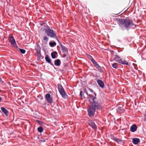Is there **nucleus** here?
<instances>
[{"label":"nucleus","mask_w":146,"mask_h":146,"mask_svg":"<svg viewBox=\"0 0 146 146\" xmlns=\"http://www.w3.org/2000/svg\"><path fill=\"white\" fill-rule=\"evenodd\" d=\"M96 98L94 97L93 99H89V101L91 106L88 109V115L90 117H93L94 115L96 110H101L102 107L100 104L97 101H96Z\"/></svg>","instance_id":"nucleus-1"},{"label":"nucleus","mask_w":146,"mask_h":146,"mask_svg":"<svg viewBox=\"0 0 146 146\" xmlns=\"http://www.w3.org/2000/svg\"><path fill=\"white\" fill-rule=\"evenodd\" d=\"M119 22L120 24L124 27L126 30H129L131 29H135L136 27V25L132 20L120 19L119 20Z\"/></svg>","instance_id":"nucleus-2"},{"label":"nucleus","mask_w":146,"mask_h":146,"mask_svg":"<svg viewBox=\"0 0 146 146\" xmlns=\"http://www.w3.org/2000/svg\"><path fill=\"white\" fill-rule=\"evenodd\" d=\"M44 30L48 36L51 38H53L56 39L58 41H59L56 36L55 31L53 30L50 29L48 26H47L46 28L44 29Z\"/></svg>","instance_id":"nucleus-3"},{"label":"nucleus","mask_w":146,"mask_h":146,"mask_svg":"<svg viewBox=\"0 0 146 146\" xmlns=\"http://www.w3.org/2000/svg\"><path fill=\"white\" fill-rule=\"evenodd\" d=\"M57 86L58 91L62 97L64 99H67L68 96L64 90L62 86L60 84H58Z\"/></svg>","instance_id":"nucleus-4"},{"label":"nucleus","mask_w":146,"mask_h":146,"mask_svg":"<svg viewBox=\"0 0 146 146\" xmlns=\"http://www.w3.org/2000/svg\"><path fill=\"white\" fill-rule=\"evenodd\" d=\"M35 49L36 51V56L38 58H40L41 57L40 53L41 48L38 44H36L35 46Z\"/></svg>","instance_id":"nucleus-5"},{"label":"nucleus","mask_w":146,"mask_h":146,"mask_svg":"<svg viewBox=\"0 0 146 146\" xmlns=\"http://www.w3.org/2000/svg\"><path fill=\"white\" fill-rule=\"evenodd\" d=\"M45 98L48 103L51 104L52 103V99L49 94L47 93L46 95Z\"/></svg>","instance_id":"nucleus-6"},{"label":"nucleus","mask_w":146,"mask_h":146,"mask_svg":"<svg viewBox=\"0 0 146 146\" xmlns=\"http://www.w3.org/2000/svg\"><path fill=\"white\" fill-rule=\"evenodd\" d=\"M88 123L89 125L91 126L95 130L97 129V126L93 121L90 120L88 121Z\"/></svg>","instance_id":"nucleus-7"},{"label":"nucleus","mask_w":146,"mask_h":146,"mask_svg":"<svg viewBox=\"0 0 146 146\" xmlns=\"http://www.w3.org/2000/svg\"><path fill=\"white\" fill-rule=\"evenodd\" d=\"M9 41L11 45H13L15 47L16 46L17 47V44L13 36H11L10 37L9 39Z\"/></svg>","instance_id":"nucleus-8"},{"label":"nucleus","mask_w":146,"mask_h":146,"mask_svg":"<svg viewBox=\"0 0 146 146\" xmlns=\"http://www.w3.org/2000/svg\"><path fill=\"white\" fill-rule=\"evenodd\" d=\"M62 49L61 50L64 53L68 54V48L64 46L61 45Z\"/></svg>","instance_id":"nucleus-9"},{"label":"nucleus","mask_w":146,"mask_h":146,"mask_svg":"<svg viewBox=\"0 0 146 146\" xmlns=\"http://www.w3.org/2000/svg\"><path fill=\"white\" fill-rule=\"evenodd\" d=\"M97 82L99 85L102 88H103L104 87V84L102 80L100 79H98Z\"/></svg>","instance_id":"nucleus-10"},{"label":"nucleus","mask_w":146,"mask_h":146,"mask_svg":"<svg viewBox=\"0 0 146 146\" xmlns=\"http://www.w3.org/2000/svg\"><path fill=\"white\" fill-rule=\"evenodd\" d=\"M1 109L2 112L5 114L6 116H8L9 114V111L4 107H1Z\"/></svg>","instance_id":"nucleus-11"},{"label":"nucleus","mask_w":146,"mask_h":146,"mask_svg":"<svg viewBox=\"0 0 146 146\" xmlns=\"http://www.w3.org/2000/svg\"><path fill=\"white\" fill-rule=\"evenodd\" d=\"M137 126L135 125H133L130 127V129L131 132H134L137 130Z\"/></svg>","instance_id":"nucleus-12"},{"label":"nucleus","mask_w":146,"mask_h":146,"mask_svg":"<svg viewBox=\"0 0 146 146\" xmlns=\"http://www.w3.org/2000/svg\"><path fill=\"white\" fill-rule=\"evenodd\" d=\"M140 139L138 138H133L132 139V142L135 145H137L140 142Z\"/></svg>","instance_id":"nucleus-13"},{"label":"nucleus","mask_w":146,"mask_h":146,"mask_svg":"<svg viewBox=\"0 0 146 146\" xmlns=\"http://www.w3.org/2000/svg\"><path fill=\"white\" fill-rule=\"evenodd\" d=\"M45 59L46 61L47 62L50 64L51 65L54 66L53 64L51 63V60L49 56L48 55H46L45 57Z\"/></svg>","instance_id":"nucleus-14"},{"label":"nucleus","mask_w":146,"mask_h":146,"mask_svg":"<svg viewBox=\"0 0 146 146\" xmlns=\"http://www.w3.org/2000/svg\"><path fill=\"white\" fill-rule=\"evenodd\" d=\"M114 60L115 61L119 63L121 60H122V59L118 55H115L114 57Z\"/></svg>","instance_id":"nucleus-15"},{"label":"nucleus","mask_w":146,"mask_h":146,"mask_svg":"<svg viewBox=\"0 0 146 146\" xmlns=\"http://www.w3.org/2000/svg\"><path fill=\"white\" fill-rule=\"evenodd\" d=\"M114 139L115 141L119 144H121L123 143V140L121 139H120L117 138H115Z\"/></svg>","instance_id":"nucleus-16"},{"label":"nucleus","mask_w":146,"mask_h":146,"mask_svg":"<svg viewBox=\"0 0 146 146\" xmlns=\"http://www.w3.org/2000/svg\"><path fill=\"white\" fill-rule=\"evenodd\" d=\"M61 63L59 59H57L54 61V64L56 66H59L61 64Z\"/></svg>","instance_id":"nucleus-17"},{"label":"nucleus","mask_w":146,"mask_h":146,"mask_svg":"<svg viewBox=\"0 0 146 146\" xmlns=\"http://www.w3.org/2000/svg\"><path fill=\"white\" fill-rule=\"evenodd\" d=\"M57 54V52L56 51H54L52 52L51 54V56L52 57L53 59H54L56 58V56L55 55Z\"/></svg>","instance_id":"nucleus-18"},{"label":"nucleus","mask_w":146,"mask_h":146,"mask_svg":"<svg viewBox=\"0 0 146 146\" xmlns=\"http://www.w3.org/2000/svg\"><path fill=\"white\" fill-rule=\"evenodd\" d=\"M120 63L123 64H125V65H129V63L127 62L126 60H121L120 62Z\"/></svg>","instance_id":"nucleus-19"},{"label":"nucleus","mask_w":146,"mask_h":146,"mask_svg":"<svg viewBox=\"0 0 146 146\" xmlns=\"http://www.w3.org/2000/svg\"><path fill=\"white\" fill-rule=\"evenodd\" d=\"M94 66L97 68L99 71L100 72L102 71V70L101 68L98 63Z\"/></svg>","instance_id":"nucleus-20"},{"label":"nucleus","mask_w":146,"mask_h":146,"mask_svg":"<svg viewBox=\"0 0 146 146\" xmlns=\"http://www.w3.org/2000/svg\"><path fill=\"white\" fill-rule=\"evenodd\" d=\"M49 44L50 46L52 47H54L56 45V43L55 42H50Z\"/></svg>","instance_id":"nucleus-21"},{"label":"nucleus","mask_w":146,"mask_h":146,"mask_svg":"<svg viewBox=\"0 0 146 146\" xmlns=\"http://www.w3.org/2000/svg\"><path fill=\"white\" fill-rule=\"evenodd\" d=\"M43 128L41 127H40L38 128V131L40 132L41 133L43 131Z\"/></svg>","instance_id":"nucleus-22"},{"label":"nucleus","mask_w":146,"mask_h":146,"mask_svg":"<svg viewBox=\"0 0 146 146\" xmlns=\"http://www.w3.org/2000/svg\"><path fill=\"white\" fill-rule=\"evenodd\" d=\"M84 92L87 94L88 97H89L90 98V97H93V96L92 95L90 94H89L87 91L86 90H84Z\"/></svg>","instance_id":"nucleus-23"},{"label":"nucleus","mask_w":146,"mask_h":146,"mask_svg":"<svg viewBox=\"0 0 146 146\" xmlns=\"http://www.w3.org/2000/svg\"><path fill=\"white\" fill-rule=\"evenodd\" d=\"M19 51H20L22 54H25V52L26 51L25 50L22 49H20L19 48Z\"/></svg>","instance_id":"nucleus-24"},{"label":"nucleus","mask_w":146,"mask_h":146,"mask_svg":"<svg viewBox=\"0 0 146 146\" xmlns=\"http://www.w3.org/2000/svg\"><path fill=\"white\" fill-rule=\"evenodd\" d=\"M43 40L44 41H46V42H47L48 40V38L46 36H44Z\"/></svg>","instance_id":"nucleus-25"},{"label":"nucleus","mask_w":146,"mask_h":146,"mask_svg":"<svg viewBox=\"0 0 146 146\" xmlns=\"http://www.w3.org/2000/svg\"><path fill=\"white\" fill-rule=\"evenodd\" d=\"M117 63H115L112 64V66L114 68H117Z\"/></svg>","instance_id":"nucleus-26"},{"label":"nucleus","mask_w":146,"mask_h":146,"mask_svg":"<svg viewBox=\"0 0 146 146\" xmlns=\"http://www.w3.org/2000/svg\"><path fill=\"white\" fill-rule=\"evenodd\" d=\"M88 57L89 59L91 61H92L94 59L90 55H88Z\"/></svg>","instance_id":"nucleus-27"},{"label":"nucleus","mask_w":146,"mask_h":146,"mask_svg":"<svg viewBox=\"0 0 146 146\" xmlns=\"http://www.w3.org/2000/svg\"><path fill=\"white\" fill-rule=\"evenodd\" d=\"M91 62L93 63L94 66L98 63L94 59L92 60Z\"/></svg>","instance_id":"nucleus-28"},{"label":"nucleus","mask_w":146,"mask_h":146,"mask_svg":"<svg viewBox=\"0 0 146 146\" xmlns=\"http://www.w3.org/2000/svg\"><path fill=\"white\" fill-rule=\"evenodd\" d=\"M36 121L40 125H41L43 123V122L40 121L38 120H36Z\"/></svg>","instance_id":"nucleus-29"},{"label":"nucleus","mask_w":146,"mask_h":146,"mask_svg":"<svg viewBox=\"0 0 146 146\" xmlns=\"http://www.w3.org/2000/svg\"><path fill=\"white\" fill-rule=\"evenodd\" d=\"M144 119L143 120V121H144L146 123V113H145L144 114Z\"/></svg>","instance_id":"nucleus-30"},{"label":"nucleus","mask_w":146,"mask_h":146,"mask_svg":"<svg viewBox=\"0 0 146 146\" xmlns=\"http://www.w3.org/2000/svg\"><path fill=\"white\" fill-rule=\"evenodd\" d=\"M93 93L94 94V95L95 96H94V97H96V93L95 92H94ZM93 97H94L93 96V97H90V99H93Z\"/></svg>","instance_id":"nucleus-31"},{"label":"nucleus","mask_w":146,"mask_h":146,"mask_svg":"<svg viewBox=\"0 0 146 146\" xmlns=\"http://www.w3.org/2000/svg\"><path fill=\"white\" fill-rule=\"evenodd\" d=\"M82 93H83V92L82 91H80V96L81 97H82Z\"/></svg>","instance_id":"nucleus-32"},{"label":"nucleus","mask_w":146,"mask_h":146,"mask_svg":"<svg viewBox=\"0 0 146 146\" xmlns=\"http://www.w3.org/2000/svg\"><path fill=\"white\" fill-rule=\"evenodd\" d=\"M88 89L92 93H93V92H94L90 88H88Z\"/></svg>","instance_id":"nucleus-33"},{"label":"nucleus","mask_w":146,"mask_h":146,"mask_svg":"<svg viewBox=\"0 0 146 146\" xmlns=\"http://www.w3.org/2000/svg\"><path fill=\"white\" fill-rule=\"evenodd\" d=\"M67 54H64H64L62 56V57L63 58H65L66 57Z\"/></svg>","instance_id":"nucleus-34"},{"label":"nucleus","mask_w":146,"mask_h":146,"mask_svg":"<svg viewBox=\"0 0 146 146\" xmlns=\"http://www.w3.org/2000/svg\"><path fill=\"white\" fill-rule=\"evenodd\" d=\"M1 97H0V102L1 101Z\"/></svg>","instance_id":"nucleus-35"},{"label":"nucleus","mask_w":146,"mask_h":146,"mask_svg":"<svg viewBox=\"0 0 146 146\" xmlns=\"http://www.w3.org/2000/svg\"><path fill=\"white\" fill-rule=\"evenodd\" d=\"M1 90H0V92H1Z\"/></svg>","instance_id":"nucleus-36"}]
</instances>
